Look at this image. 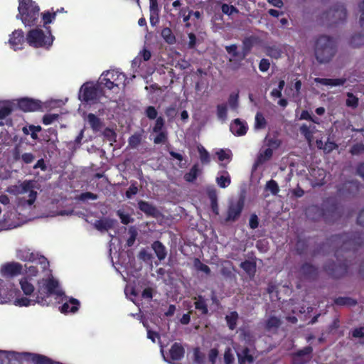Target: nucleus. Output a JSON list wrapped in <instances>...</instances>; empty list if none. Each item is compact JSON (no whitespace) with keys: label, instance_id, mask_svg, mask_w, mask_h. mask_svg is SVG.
Masks as SVG:
<instances>
[{"label":"nucleus","instance_id":"20","mask_svg":"<svg viewBox=\"0 0 364 364\" xmlns=\"http://www.w3.org/2000/svg\"><path fill=\"white\" fill-rule=\"evenodd\" d=\"M256 41L257 38L253 36L245 38V39L242 41V48L240 60L245 59L246 56L250 53Z\"/></svg>","mask_w":364,"mask_h":364},{"label":"nucleus","instance_id":"52","mask_svg":"<svg viewBox=\"0 0 364 364\" xmlns=\"http://www.w3.org/2000/svg\"><path fill=\"white\" fill-rule=\"evenodd\" d=\"M156 133L157 134V135L156 136V137L154 139V144H164L167 141L168 136H167L166 132L160 131V132H158Z\"/></svg>","mask_w":364,"mask_h":364},{"label":"nucleus","instance_id":"2","mask_svg":"<svg viewBox=\"0 0 364 364\" xmlns=\"http://www.w3.org/2000/svg\"><path fill=\"white\" fill-rule=\"evenodd\" d=\"M63 294L62 290L59 289V282L53 277L47 279H42L38 282L37 291L36 294L28 298L25 296L16 298L14 304L18 306H29L38 304L43 306H48L50 296L56 295L60 296Z\"/></svg>","mask_w":364,"mask_h":364},{"label":"nucleus","instance_id":"45","mask_svg":"<svg viewBox=\"0 0 364 364\" xmlns=\"http://www.w3.org/2000/svg\"><path fill=\"white\" fill-rule=\"evenodd\" d=\"M18 257L20 259L23 261H30L33 262L36 260V257L34 253L29 252L28 251H19L18 252Z\"/></svg>","mask_w":364,"mask_h":364},{"label":"nucleus","instance_id":"11","mask_svg":"<svg viewBox=\"0 0 364 364\" xmlns=\"http://www.w3.org/2000/svg\"><path fill=\"white\" fill-rule=\"evenodd\" d=\"M299 274L301 279L314 282L318 278L319 272L315 265L306 262L300 266Z\"/></svg>","mask_w":364,"mask_h":364},{"label":"nucleus","instance_id":"62","mask_svg":"<svg viewBox=\"0 0 364 364\" xmlns=\"http://www.w3.org/2000/svg\"><path fill=\"white\" fill-rule=\"evenodd\" d=\"M165 121L162 117H159L156 119L155 124L153 127L154 132H158L160 131H163L164 127Z\"/></svg>","mask_w":364,"mask_h":364},{"label":"nucleus","instance_id":"6","mask_svg":"<svg viewBox=\"0 0 364 364\" xmlns=\"http://www.w3.org/2000/svg\"><path fill=\"white\" fill-rule=\"evenodd\" d=\"M347 18L346 8L342 4H336L329 10L323 12L321 16V20L323 24L328 27L343 23Z\"/></svg>","mask_w":364,"mask_h":364},{"label":"nucleus","instance_id":"15","mask_svg":"<svg viewBox=\"0 0 364 364\" xmlns=\"http://www.w3.org/2000/svg\"><path fill=\"white\" fill-rule=\"evenodd\" d=\"M26 38L24 37V33L21 29L15 30L9 40L11 47L14 50H20L23 48V45L25 42Z\"/></svg>","mask_w":364,"mask_h":364},{"label":"nucleus","instance_id":"19","mask_svg":"<svg viewBox=\"0 0 364 364\" xmlns=\"http://www.w3.org/2000/svg\"><path fill=\"white\" fill-rule=\"evenodd\" d=\"M137 205L138 208L146 216L156 218L159 214L156 207L147 201L140 200L138 201Z\"/></svg>","mask_w":364,"mask_h":364},{"label":"nucleus","instance_id":"39","mask_svg":"<svg viewBox=\"0 0 364 364\" xmlns=\"http://www.w3.org/2000/svg\"><path fill=\"white\" fill-rule=\"evenodd\" d=\"M309 245L306 240L304 239H298L295 245V250L299 255H304L308 250Z\"/></svg>","mask_w":364,"mask_h":364},{"label":"nucleus","instance_id":"37","mask_svg":"<svg viewBox=\"0 0 364 364\" xmlns=\"http://www.w3.org/2000/svg\"><path fill=\"white\" fill-rule=\"evenodd\" d=\"M282 324L280 318L277 316H271L265 321L264 328L267 331H271L273 328H278Z\"/></svg>","mask_w":364,"mask_h":364},{"label":"nucleus","instance_id":"30","mask_svg":"<svg viewBox=\"0 0 364 364\" xmlns=\"http://www.w3.org/2000/svg\"><path fill=\"white\" fill-rule=\"evenodd\" d=\"M240 267L250 277L255 276L256 273V262L255 261L245 260L241 262Z\"/></svg>","mask_w":364,"mask_h":364},{"label":"nucleus","instance_id":"47","mask_svg":"<svg viewBox=\"0 0 364 364\" xmlns=\"http://www.w3.org/2000/svg\"><path fill=\"white\" fill-rule=\"evenodd\" d=\"M56 16V12L46 11L42 14V19L43 21V26H46L47 24L50 23Z\"/></svg>","mask_w":364,"mask_h":364},{"label":"nucleus","instance_id":"22","mask_svg":"<svg viewBox=\"0 0 364 364\" xmlns=\"http://www.w3.org/2000/svg\"><path fill=\"white\" fill-rule=\"evenodd\" d=\"M87 120L94 132H97L104 127L102 120L95 114L90 113L87 116Z\"/></svg>","mask_w":364,"mask_h":364},{"label":"nucleus","instance_id":"33","mask_svg":"<svg viewBox=\"0 0 364 364\" xmlns=\"http://www.w3.org/2000/svg\"><path fill=\"white\" fill-rule=\"evenodd\" d=\"M196 299L197 301L194 302L195 309L199 311L201 315H207L208 314V307L205 299L201 295H198Z\"/></svg>","mask_w":364,"mask_h":364},{"label":"nucleus","instance_id":"25","mask_svg":"<svg viewBox=\"0 0 364 364\" xmlns=\"http://www.w3.org/2000/svg\"><path fill=\"white\" fill-rule=\"evenodd\" d=\"M151 248L160 261L166 258L167 255L166 249L161 242L159 240L154 241L151 245Z\"/></svg>","mask_w":364,"mask_h":364},{"label":"nucleus","instance_id":"51","mask_svg":"<svg viewBox=\"0 0 364 364\" xmlns=\"http://www.w3.org/2000/svg\"><path fill=\"white\" fill-rule=\"evenodd\" d=\"M221 10L223 14L228 16H230L234 13L237 14L239 12L238 9L235 6L232 5H228L227 4H223L222 5Z\"/></svg>","mask_w":364,"mask_h":364},{"label":"nucleus","instance_id":"13","mask_svg":"<svg viewBox=\"0 0 364 364\" xmlns=\"http://www.w3.org/2000/svg\"><path fill=\"white\" fill-rule=\"evenodd\" d=\"M23 265L16 262H6L1 267L2 277L8 279L16 277L22 274Z\"/></svg>","mask_w":364,"mask_h":364},{"label":"nucleus","instance_id":"23","mask_svg":"<svg viewBox=\"0 0 364 364\" xmlns=\"http://www.w3.org/2000/svg\"><path fill=\"white\" fill-rule=\"evenodd\" d=\"M314 81L317 84L326 86H341L346 83V79L344 77L336 79L316 77Z\"/></svg>","mask_w":364,"mask_h":364},{"label":"nucleus","instance_id":"38","mask_svg":"<svg viewBox=\"0 0 364 364\" xmlns=\"http://www.w3.org/2000/svg\"><path fill=\"white\" fill-rule=\"evenodd\" d=\"M273 155V150L271 148L266 149L263 152L260 153L255 162V166H258L269 160Z\"/></svg>","mask_w":364,"mask_h":364},{"label":"nucleus","instance_id":"59","mask_svg":"<svg viewBox=\"0 0 364 364\" xmlns=\"http://www.w3.org/2000/svg\"><path fill=\"white\" fill-rule=\"evenodd\" d=\"M129 233L130 234V236L127 240V247H132V246H133V245L134 244V242L136 240V238L137 236V232L134 227H131L129 229Z\"/></svg>","mask_w":364,"mask_h":364},{"label":"nucleus","instance_id":"35","mask_svg":"<svg viewBox=\"0 0 364 364\" xmlns=\"http://www.w3.org/2000/svg\"><path fill=\"white\" fill-rule=\"evenodd\" d=\"M239 315L237 311H231L229 314L226 315L225 321L229 329L233 331L237 327V322Z\"/></svg>","mask_w":364,"mask_h":364},{"label":"nucleus","instance_id":"12","mask_svg":"<svg viewBox=\"0 0 364 364\" xmlns=\"http://www.w3.org/2000/svg\"><path fill=\"white\" fill-rule=\"evenodd\" d=\"M17 107L24 112H37L43 108L41 101L29 97H22L17 100Z\"/></svg>","mask_w":364,"mask_h":364},{"label":"nucleus","instance_id":"49","mask_svg":"<svg viewBox=\"0 0 364 364\" xmlns=\"http://www.w3.org/2000/svg\"><path fill=\"white\" fill-rule=\"evenodd\" d=\"M194 362L196 364H203L205 360V355L200 350L199 348H196L193 350Z\"/></svg>","mask_w":364,"mask_h":364},{"label":"nucleus","instance_id":"16","mask_svg":"<svg viewBox=\"0 0 364 364\" xmlns=\"http://www.w3.org/2000/svg\"><path fill=\"white\" fill-rule=\"evenodd\" d=\"M306 215L308 218L314 221H318L321 219L324 220V203L322 208L315 205L308 207L306 210Z\"/></svg>","mask_w":364,"mask_h":364},{"label":"nucleus","instance_id":"34","mask_svg":"<svg viewBox=\"0 0 364 364\" xmlns=\"http://www.w3.org/2000/svg\"><path fill=\"white\" fill-rule=\"evenodd\" d=\"M161 35L166 43L169 45H173L176 43V36H174V34L172 32V30L170 28H164L161 31Z\"/></svg>","mask_w":364,"mask_h":364},{"label":"nucleus","instance_id":"3","mask_svg":"<svg viewBox=\"0 0 364 364\" xmlns=\"http://www.w3.org/2000/svg\"><path fill=\"white\" fill-rule=\"evenodd\" d=\"M337 52L336 40L327 35L319 36L314 45V54L319 63H327L335 56Z\"/></svg>","mask_w":364,"mask_h":364},{"label":"nucleus","instance_id":"44","mask_svg":"<svg viewBox=\"0 0 364 364\" xmlns=\"http://www.w3.org/2000/svg\"><path fill=\"white\" fill-rule=\"evenodd\" d=\"M193 266L198 271L203 272L206 274H210L211 271L210 267L208 265L203 264L198 258H195L193 259Z\"/></svg>","mask_w":364,"mask_h":364},{"label":"nucleus","instance_id":"64","mask_svg":"<svg viewBox=\"0 0 364 364\" xmlns=\"http://www.w3.org/2000/svg\"><path fill=\"white\" fill-rule=\"evenodd\" d=\"M146 116L149 119H155L157 118V110L154 106H148L145 110Z\"/></svg>","mask_w":364,"mask_h":364},{"label":"nucleus","instance_id":"57","mask_svg":"<svg viewBox=\"0 0 364 364\" xmlns=\"http://www.w3.org/2000/svg\"><path fill=\"white\" fill-rule=\"evenodd\" d=\"M102 135L108 141H115V138L117 136V134H116L115 132L112 129L109 128V127H106L104 129L103 132H102Z\"/></svg>","mask_w":364,"mask_h":364},{"label":"nucleus","instance_id":"1","mask_svg":"<svg viewBox=\"0 0 364 364\" xmlns=\"http://www.w3.org/2000/svg\"><path fill=\"white\" fill-rule=\"evenodd\" d=\"M326 244L336 249L334 255L338 263H326L324 271L332 278L340 279L347 274L349 267L353 264L348 258L355 256L356 251L364 245V237L359 232L336 234L326 240Z\"/></svg>","mask_w":364,"mask_h":364},{"label":"nucleus","instance_id":"4","mask_svg":"<svg viewBox=\"0 0 364 364\" xmlns=\"http://www.w3.org/2000/svg\"><path fill=\"white\" fill-rule=\"evenodd\" d=\"M17 18H21L26 26L37 25L39 17V6L32 0H19Z\"/></svg>","mask_w":364,"mask_h":364},{"label":"nucleus","instance_id":"17","mask_svg":"<svg viewBox=\"0 0 364 364\" xmlns=\"http://www.w3.org/2000/svg\"><path fill=\"white\" fill-rule=\"evenodd\" d=\"M185 353V350L181 344L178 343H174L169 350V358L171 363H174L176 361L181 360Z\"/></svg>","mask_w":364,"mask_h":364},{"label":"nucleus","instance_id":"43","mask_svg":"<svg viewBox=\"0 0 364 364\" xmlns=\"http://www.w3.org/2000/svg\"><path fill=\"white\" fill-rule=\"evenodd\" d=\"M224 173L225 175H222L216 178L218 185L223 188L228 187L231 183L230 177L228 171H224Z\"/></svg>","mask_w":364,"mask_h":364},{"label":"nucleus","instance_id":"8","mask_svg":"<svg viewBox=\"0 0 364 364\" xmlns=\"http://www.w3.org/2000/svg\"><path fill=\"white\" fill-rule=\"evenodd\" d=\"M343 215V209L334 200L328 199L324 202V222L333 224Z\"/></svg>","mask_w":364,"mask_h":364},{"label":"nucleus","instance_id":"48","mask_svg":"<svg viewBox=\"0 0 364 364\" xmlns=\"http://www.w3.org/2000/svg\"><path fill=\"white\" fill-rule=\"evenodd\" d=\"M13 112V107L11 105H6L0 107V119H4Z\"/></svg>","mask_w":364,"mask_h":364},{"label":"nucleus","instance_id":"58","mask_svg":"<svg viewBox=\"0 0 364 364\" xmlns=\"http://www.w3.org/2000/svg\"><path fill=\"white\" fill-rule=\"evenodd\" d=\"M300 119L311 121L315 124H319V119L316 117H312L307 110H303L301 112Z\"/></svg>","mask_w":364,"mask_h":364},{"label":"nucleus","instance_id":"56","mask_svg":"<svg viewBox=\"0 0 364 364\" xmlns=\"http://www.w3.org/2000/svg\"><path fill=\"white\" fill-rule=\"evenodd\" d=\"M266 188L271 191L273 195H277L279 191V186L273 179L267 182Z\"/></svg>","mask_w":364,"mask_h":364},{"label":"nucleus","instance_id":"21","mask_svg":"<svg viewBox=\"0 0 364 364\" xmlns=\"http://www.w3.org/2000/svg\"><path fill=\"white\" fill-rule=\"evenodd\" d=\"M80 307V301L74 298H71L69 302H65L60 307V312L63 314L75 313Z\"/></svg>","mask_w":364,"mask_h":364},{"label":"nucleus","instance_id":"46","mask_svg":"<svg viewBox=\"0 0 364 364\" xmlns=\"http://www.w3.org/2000/svg\"><path fill=\"white\" fill-rule=\"evenodd\" d=\"M198 152L200 154V160L202 164H207L210 161V156L208 151L203 147H198Z\"/></svg>","mask_w":364,"mask_h":364},{"label":"nucleus","instance_id":"31","mask_svg":"<svg viewBox=\"0 0 364 364\" xmlns=\"http://www.w3.org/2000/svg\"><path fill=\"white\" fill-rule=\"evenodd\" d=\"M42 129L41 127L38 125L30 124L28 126H25L22 128V132L25 135L31 134V137L33 140H36L38 139V132H41Z\"/></svg>","mask_w":364,"mask_h":364},{"label":"nucleus","instance_id":"53","mask_svg":"<svg viewBox=\"0 0 364 364\" xmlns=\"http://www.w3.org/2000/svg\"><path fill=\"white\" fill-rule=\"evenodd\" d=\"M350 153L352 155H360L364 153V144L356 143L353 144L350 149Z\"/></svg>","mask_w":364,"mask_h":364},{"label":"nucleus","instance_id":"28","mask_svg":"<svg viewBox=\"0 0 364 364\" xmlns=\"http://www.w3.org/2000/svg\"><path fill=\"white\" fill-rule=\"evenodd\" d=\"M238 363L246 364L252 363L254 362V357L250 354V350L248 347H245L240 353H237Z\"/></svg>","mask_w":364,"mask_h":364},{"label":"nucleus","instance_id":"60","mask_svg":"<svg viewBox=\"0 0 364 364\" xmlns=\"http://www.w3.org/2000/svg\"><path fill=\"white\" fill-rule=\"evenodd\" d=\"M58 114H46L43 117L42 122L45 125H49L58 119Z\"/></svg>","mask_w":364,"mask_h":364},{"label":"nucleus","instance_id":"61","mask_svg":"<svg viewBox=\"0 0 364 364\" xmlns=\"http://www.w3.org/2000/svg\"><path fill=\"white\" fill-rule=\"evenodd\" d=\"M238 94H230L228 98V103L231 109H236L238 107Z\"/></svg>","mask_w":364,"mask_h":364},{"label":"nucleus","instance_id":"42","mask_svg":"<svg viewBox=\"0 0 364 364\" xmlns=\"http://www.w3.org/2000/svg\"><path fill=\"white\" fill-rule=\"evenodd\" d=\"M350 45L353 48H358L364 44V35L356 33L351 36L349 42Z\"/></svg>","mask_w":364,"mask_h":364},{"label":"nucleus","instance_id":"55","mask_svg":"<svg viewBox=\"0 0 364 364\" xmlns=\"http://www.w3.org/2000/svg\"><path fill=\"white\" fill-rule=\"evenodd\" d=\"M225 50L230 55H231L233 58H240L241 56V53L237 50V46L236 44H232L230 46H225Z\"/></svg>","mask_w":364,"mask_h":364},{"label":"nucleus","instance_id":"32","mask_svg":"<svg viewBox=\"0 0 364 364\" xmlns=\"http://www.w3.org/2000/svg\"><path fill=\"white\" fill-rule=\"evenodd\" d=\"M20 286L25 295L33 296L36 294L33 285L28 281L27 278L20 280Z\"/></svg>","mask_w":364,"mask_h":364},{"label":"nucleus","instance_id":"9","mask_svg":"<svg viewBox=\"0 0 364 364\" xmlns=\"http://www.w3.org/2000/svg\"><path fill=\"white\" fill-rule=\"evenodd\" d=\"M79 99L81 102H85L89 105H94L97 103L100 99V90L98 87L84 84L79 93Z\"/></svg>","mask_w":364,"mask_h":364},{"label":"nucleus","instance_id":"63","mask_svg":"<svg viewBox=\"0 0 364 364\" xmlns=\"http://www.w3.org/2000/svg\"><path fill=\"white\" fill-rule=\"evenodd\" d=\"M234 355L230 348H227L224 353V362L225 364H232L234 362Z\"/></svg>","mask_w":364,"mask_h":364},{"label":"nucleus","instance_id":"36","mask_svg":"<svg viewBox=\"0 0 364 364\" xmlns=\"http://www.w3.org/2000/svg\"><path fill=\"white\" fill-rule=\"evenodd\" d=\"M94 226L97 230L107 231L112 228V221L106 218L97 220Z\"/></svg>","mask_w":364,"mask_h":364},{"label":"nucleus","instance_id":"18","mask_svg":"<svg viewBox=\"0 0 364 364\" xmlns=\"http://www.w3.org/2000/svg\"><path fill=\"white\" fill-rule=\"evenodd\" d=\"M248 127L245 122H242L240 119H235L230 124V130L235 136H243L246 134Z\"/></svg>","mask_w":364,"mask_h":364},{"label":"nucleus","instance_id":"26","mask_svg":"<svg viewBox=\"0 0 364 364\" xmlns=\"http://www.w3.org/2000/svg\"><path fill=\"white\" fill-rule=\"evenodd\" d=\"M333 304L339 306H355L358 304L356 299L348 296H338L333 299Z\"/></svg>","mask_w":364,"mask_h":364},{"label":"nucleus","instance_id":"27","mask_svg":"<svg viewBox=\"0 0 364 364\" xmlns=\"http://www.w3.org/2000/svg\"><path fill=\"white\" fill-rule=\"evenodd\" d=\"M200 173L201 169L199 168L198 164H195L190 171L184 174L183 178L186 182L193 183Z\"/></svg>","mask_w":364,"mask_h":364},{"label":"nucleus","instance_id":"7","mask_svg":"<svg viewBox=\"0 0 364 364\" xmlns=\"http://www.w3.org/2000/svg\"><path fill=\"white\" fill-rule=\"evenodd\" d=\"M33 188L34 182L31 180H25L19 185H15L9 187L8 191L16 196L29 193L28 199L26 200V203L28 205H32L37 198V192L34 191Z\"/></svg>","mask_w":364,"mask_h":364},{"label":"nucleus","instance_id":"29","mask_svg":"<svg viewBox=\"0 0 364 364\" xmlns=\"http://www.w3.org/2000/svg\"><path fill=\"white\" fill-rule=\"evenodd\" d=\"M266 55L272 58L279 59L282 55V48L279 46L272 45L265 47Z\"/></svg>","mask_w":364,"mask_h":364},{"label":"nucleus","instance_id":"10","mask_svg":"<svg viewBox=\"0 0 364 364\" xmlns=\"http://www.w3.org/2000/svg\"><path fill=\"white\" fill-rule=\"evenodd\" d=\"M245 198L240 197L235 202H231L227 210L225 222H233L237 220L241 215L244 208Z\"/></svg>","mask_w":364,"mask_h":364},{"label":"nucleus","instance_id":"14","mask_svg":"<svg viewBox=\"0 0 364 364\" xmlns=\"http://www.w3.org/2000/svg\"><path fill=\"white\" fill-rule=\"evenodd\" d=\"M313 353V348L311 346H306L302 349L292 353L294 364H306L311 358Z\"/></svg>","mask_w":364,"mask_h":364},{"label":"nucleus","instance_id":"54","mask_svg":"<svg viewBox=\"0 0 364 364\" xmlns=\"http://www.w3.org/2000/svg\"><path fill=\"white\" fill-rule=\"evenodd\" d=\"M228 114V108L226 105L221 104L217 106V115L219 119H225Z\"/></svg>","mask_w":364,"mask_h":364},{"label":"nucleus","instance_id":"50","mask_svg":"<svg viewBox=\"0 0 364 364\" xmlns=\"http://www.w3.org/2000/svg\"><path fill=\"white\" fill-rule=\"evenodd\" d=\"M136 181H132L131 185L129 188L127 190L125 193V196L127 198H132V197L136 195L138 193V187H137Z\"/></svg>","mask_w":364,"mask_h":364},{"label":"nucleus","instance_id":"40","mask_svg":"<svg viewBox=\"0 0 364 364\" xmlns=\"http://www.w3.org/2000/svg\"><path fill=\"white\" fill-rule=\"evenodd\" d=\"M267 124V120L263 114L260 112H257L255 118V128L257 129H263L266 127Z\"/></svg>","mask_w":364,"mask_h":364},{"label":"nucleus","instance_id":"41","mask_svg":"<svg viewBox=\"0 0 364 364\" xmlns=\"http://www.w3.org/2000/svg\"><path fill=\"white\" fill-rule=\"evenodd\" d=\"M347 99L346 100V105L348 107L352 109H356L359 105V100L358 98L353 95L352 92H347L346 94Z\"/></svg>","mask_w":364,"mask_h":364},{"label":"nucleus","instance_id":"24","mask_svg":"<svg viewBox=\"0 0 364 364\" xmlns=\"http://www.w3.org/2000/svg\"><path fill=\"white\" fill-rule=\"evenodd\" d=\"M102 75L109 77L110 80L114 82V84H115L116 87H119V85L124 82L126 79L124 74L114 70H107L103 73Z\"/></svg>","mask_w":364,"mask_h":364},{"label":"nucleus","instance_id":"5","mask_svg":"<svg viewBox=\"0 0 364 364\" xmlns=\"http://www.w3.org/2000/svg\"><path fill=\"white\" fill-rule=\"evenodd\" d=\"M26 40L31 47L48 49L53 45L54 37L50 29L45 33L41 28H33L27 33Z\"/></svg>","mask_w":364,"mask_h":364}]
</instances>
